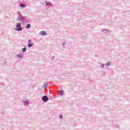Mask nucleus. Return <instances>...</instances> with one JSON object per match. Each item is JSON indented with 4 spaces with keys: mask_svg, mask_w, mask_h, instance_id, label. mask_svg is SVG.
<instances>
[{
    "mask_svg": "<svg viewBox=\"0 0 130 130\" xmlns=\"http://www.w3.org/2000/svg\"><path fill=\"white\" fill-rule=\"evenodd\" d=\"M16 27V28H14L15 31H18L19 32L23 30V28L22 27V25H21V23H17Z\"/></svg>",
    "mask_w": 130,
    "mask_h": 130,
    "instance_id": "obj_1",
    "label": "nucleus"
},
{
    "mask_svg": "<svg viewBox=\"0 0 130 130\" xmlns=\"http://www.w3.org/2000/svg\"><path fill=\"white\" fill-rule=\"evenodd\" d=\"M42 100L43 102H47L48 101H49V98L47 95H44L42 98Z\"/></svg>",
    "mask_w": 130,
    "mask_h": 130,
    "instance_id": "obj_2",
    "label": "nucleus"
},
{
    "mask_svg": "<svg viewBox=\"0 0 130 130\" xmlns=\"http://www.w3.org/2000/svg\"><path fill=\"white\" fill-rule=\"evenodd\" d=\"M25 19H26V18H25L21 14H20L19 16L18 17V20L21 21V22H24V21H25Z\"/></svg>",
    "mask_w": 130,
    "mask_h": 130,
    "instance_id": "obj_3",
    "label": "nucleus"
},
{
    "mask_svg": "<svg viewBox=\"0 0 130 130\" xmlns=\"http://www.w3.org/2000/svg\"><path fill=\"white\" fill-rule=\"evenodd\" d=\"M27 46L29 48H31L33 46V43H31V40H28Z\"/></svg>",
    "mask_w": 130,
    "mask_h": 130,
    "instance_id": "obj_4",
    "label": "nucleus"
},
{
    "mask_svg": "<svg viewBox=\"0 0 130 130\" xmlns=\"http://www.w3.org/2000/svg\"><path fill=\"white\" fill-rule=\"evenodd\" d=\"M40 34L42 36H46V31H42L40 32Z\"/></svg>",
    "mask_w": 130,
    "mask_h": 130,
    "instance_id": "obj_5",
    "label": "nucleus"
},
{
    "mask_svg": "<svg viewBox=\"0 0 130 130\" xmlns=\"http://www.w3.org/2000/svg\"><path fill=\"white\" fill-rule=\"evenodd\" d=\"M17 57L18 58H23V55L22 53H20L19 54H17Z\"/></svg>",
    "mask_w": 130,
    "mask_h": 130,
    "instance_id": "obj_6",
    "label": "nucleus"
},
{
    "mask_svg": "<svg viewBox=\"0 0 130 130\" xmlns=\"http://www.w3.org/2000/svg\"><path fill=\"white\" fill-rule=\"evenodd\" d=\"M25 28H26V29H30L31 28V24L27 23Z\"/></svg>",
    "mask_w": 130,
    "mask_h": 130,
    "instance_id": "obj_7",
    "label": "nucleus"
},
{
    "mask_svg": "<svg viewBox=\"0 0 130 130\" xmlns=\"http://www.w3.org/2000/svg\"><path fill=\"white\" fill-rule=\"evenodd\" d=\"M46 6H47V7H50V6H52V4H51V2H46Z\"/></svg>",
    "mask_w": 130,
    "mask_h": 130,
    "instance_id": "obj_8",
    "label": "nucleus"
},
{
    "mask_svg": "<svg viewBox=\"0 0 130 130\" xmlns=\"http://www.w3.org/2000/svg\"><path fill=\"white\" fill-rule=\"evenodd\" d=\"M47 86H48V83H44L43 87L45 88V89H46L47 88Z\"/></svg>",
    "mask_w": 130,
    "mask_h": 130,
    "instance_id": "obj_9",
    "label": "nucleus"
},
{
    "mask_svg": "<svg viewBox=\"0 0 130 130\" xmlns=\"http://www.w3.org/2000/svg\"><path fill=\"white\" fill-rule=\"evenodd\" d=\"M19 6L20 8H26V4H20Z\"/></svg>",
    "mask_w": 130,
    "mask_h": 130,
    "instance_id": "obj_10",
    "label": "nucleus"
},
{
    "mask_svg": "<svg viewBox=\"0 0 130 130\" xmlns=\"http://www.w3.org/2000/svg\"><path fill=\"white\" fill-rule=\"evenodd\" d=\"M108 31H109V30L106 28H104L103 29V32H104V33H106V32H108Z\"/></svg>",
    "mask_w": 130,
    "mask_h": 130,
    "instance_id": "obj_11",
    "label": "nucleus"
},
{
    "mask_svg": "<svg viewBox=\"0 0 130 130\" xmlns=\"http://www.w3.org/2000/svg\"><path fill=\"white\" fill-rule=\"evenodd\" d=\"M23 103L24 105H28V104L29 103V101H23Z\"/></svg>",
    "mask_w": 130,
    "mask_h": 130,
    "instance_id": "obj_12",
    "label": "nucleus"
},
{
    "mask_svg": "<svg viewBox=\"0 0 130 130\" xmlns=\"http://www.w3.org/2000/svg\"><path fill=\"white\" fill-rule=\"evenodd\" d=\"M26 50H27V48L26 47L22 48V52H26Z\"/></svg>",
    "mask_w": 130,
    "mask_h": 130,
    "instance_id": "obj_13",
    "label": "nucleus"
},
{
    "mask_svg": "<svg viewBox=\"0 0 130 130\" xmlns=\"http://www.w3.org/2000/svg\"><path fill=\"white\" fill-rule=\"evenodd\" d=\"M59 95L60 96H62L63 95V90H61L60 93H59Z\"/></svg>",
    "mask_w": 130,
    "mask_h": 130,
    "instance_id": "obj_14",
    "label": "nucleus"
},
{
    "mask_svg": "<svg viewBox=\"0 0 130 130\" xmlns=\"http://www.w3.org/2000/svg\"><path fill=\"white\" fill-rule=\"evenodd\" d=\"M110 63H111L110 62L107 63L106 64V67H108V66H110Z\"/></svg>",
    "mask_w": 130,
    "mask_h": 130,
    "instance_id": "obj_15",
    "label": "nucleus"
},
{
    "mask_svg": "<svg viewBox=\"0 0 130 130\" xmlns=\"http://www.w3.org/2000/svg\"><path fill=\"white\" fill-rule=\"evenodd\" d=\"M101 68H104V64H103V63H101Z\"/></svg>",
    "mask_w": 130,
    "mask_h": 130,
    "instance_id": "obj_16",
    "label": "nucleus"
},
{
    "mask_svg": "<svg viewBox=\"0 0 130 130\" xmlns=\"http://www.w3.org/2000/svg\"><path fill=\"white\" fill-rule=\"evenodd\" d=\"M59 118H60L61 119H62V115H59Z\"/></svg>",
    "mask_w": 130,
    "mask_h": 130,
    "instance_id": "obj_17",
    "label": "nucleus"
},
{
    "mask_svg": "<svg viewBox=\"0 0 130 130\" xmlns=\"http://www.w3.org/2000/svg\"><path fill=\"white\" fill-rule=\"evenodd\" d=\"M64 44H66V42L63 43L62 44L63 46H64Z\"/></svg>",
    "mask_w": 130,
    "mask_h": 130,
    "instance_id": "obj_18",
    "label": "nucleus"
},
{
    "mask_svg": "<svg viewBox=\"0 0 130 130\" xmlns=\"http://www.w3.org/2000/svg\"><path fill=\"white\" fill-rule=\"evenodd\" d=\"M53 58H54V56L53 57Z\"/></svg>",
    "mask_w": 130,
    "mask_h": 130,
    "instance_id": "obj_19",
    "label": "nucleus"
}]
</instances>
